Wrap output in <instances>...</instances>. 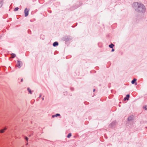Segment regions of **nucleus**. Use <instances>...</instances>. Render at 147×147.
Wrapping results in <instances>:
<instances>
[{
	"mask_svg": "<svg viewBox=\"0 0 147 147\" xmlns=\"http://www.w3.org/2000/svg\"><path fill=\"white\" fill-rule=\"evenodd\" d=\"M134 9L137 12L139 13H143L146 11V8L144 5L140 3L135 2L132 4Z\"/></svg>",
	"mask_w": 147,
	"mask_h": 147,
	"instance_id": "1",
	"label": "nucleus"
},
{
	"mask_svg": "<svg viewBox=\"0 0 147 147\" xmlns=\"http://www.w3.org/2000/svg\"><path fill=\"white\" fill-rule=\"evenodd\" d=\"M116 122L115 121H114L112 122L110 125L109 127L111 128H114L115 127Z\"/></svg>",
	"mask_w": 147,
	"mask_h": 147,
	"instance_id": "2",
	"label": "nucleus"
},
{
	"mask_svg": "<svg viewBox=\"0 0 147 147\" xmlns=\"http://www.w3.org/2000/svg\"><path fill=\"white\" fill-rule=\"evenodd\" d=\"M22 65V62L19 61H18L17 64L16 65V67H18L19 68H20Z\"/></svg>",
	"mask_w": 147,
	"mask_h": 147,
	"instance_id": "3",
	"label": "nucleus"
},
{
	"mask_svg": "<svg viewBox=\"0 0 147 147\" xmlns=\"http://www.w3.org/2000/svg\"><path fill=\"white\" fill-rule=\"evenodd\" d=\"M29 10L28 9L26 8L25 9L24 11V13L25 16H27L28 15Z\"/></svg>",
	"mask_w": 147,
	"mask_h": 147,
	"instance_id": "4",
	"label": "nucleus"
},
{
	"mask_svg": "<svg viewBox=\"0 0 147 147\" xmlns=\"http://www.w3.org/2000/svg\"><path fill=\"white\" fill-rule=\"evenodd\" d=\"M130 97V95L129 94H127L126 97H125L124 99L123 100H124L125 101L126 100H129V98Z\"/></svg>",
	"mask_w": 147,
	"mask_h": 147,
	"instance_id": "5",
	"label": "nucleus"
},
{
	"mask_svg": "<svg viewBox=\"0 0 147 147\" xmlns=\"http://www.w3.org/2000/svg\"><path fill=\"white\" fill-rule=\"evenodd\" d=\"M136 80H137L136 78L134 79L133 80H132V81H131V83L132 84H134L135 83H136L135 84L137 85V83L136 82Z\"/></svg>",
	"mask_w": 147,
	"mask_h": 147,
	"instance_id": "6",
	"label": "nucleus"
},
{
	"mask_svg": "<svg viewBox=\"0 0 147 147\" xmlns=\"http://www.w3.org/2000/svg\"><path fill=\"white\" fill-rule=\"evenodd\" d=\"M134 119V118L133 116H130L128 118V121H131Z\"/></svg>",
	"mask_w": 147,
	"mask_h": 147,
	"instance_id": "7",
	"label": "nucleus"
},
{
	"mask_svg": "<svg viewBox=\"0 0 147 147\" xmlns=\"http://www.w3.org/2000/svg\"><path fill=\"white\" fill-rule=\"evenodd\" d=\"M115 46L114 45L113 43H111L109 45V47L111 48H113Z\"/></svg>",
	"mask_w": 147,
	"mask_h": 147,
	"instance_id": "8",
	"label": "nucleus"
},
{
	"mask_svg": "<svg viewBox=\"0 0 147 147\" xmlns=\"http://www.w3.org/2000/svg\"><path fill=\"white\" fill-rule=\"evenodd\" d=\"M6 129V127H4L3 129H1L0 131V132L1 133H3L5 131V130Z\"/></svg>",
	"mask_w": 147,
	"mask_h": 147,
	"instance_id": "9",
	"label": "nucleus"
},
{
	"mask_svg": "<svg viewBox=\"0 0 147 147\" xmlns=\"http://www.w3.org/2000/svg\"><path fill=\"white\" fill-rule=\"evenodd\" d=\"M53 46L54 47L57 46L58 45V43L57 42H55L53 43Z\"/></svg>",
	"mask_w": 147,
	"mask_h": 147,
	"instance_id": "10",
	"label": "nucleus"
},
{
	"mask_svg": "<svg viewBox=\"0 0 147 147\" xmlns=\"http://www.w3.org/2000/svg\"><path fill=\"white\" fill-rule=\"evenodd\" d=\"M60 115L59 114H57L55 115H52V117L53 118L55 117H57V116H59Z\"/></svg>",
	"mask_w": 147,
	"mask_h": 147,
	"instance_id": "11",
	"label": "nucleus"
},
{
	"mask_svg": "<svg viewBox=\"0 0 147 147\" xmlns=\"http://www.w3.org/2000/svg\"><path fill=\"white\" fill-rule=\"evenodd\" d=\"M16 56V55L14 54H12L11 55V58H13Z\"/></svg>",
	"mask_w": 147,
	"mask_h": 147,
	"instance_id": "12",
	"label": "nucleus"
},
{
	"mask_svg": "<svg viewBox=\"0 0 147 147\" xmlns=\"http://www.w3.org/2000/svg\"><path fill=\"white\" fill-rule=\"evenodd\" d=\"M27 89L29 93L30 94H32V92L31 91V90L29 88H28Z\"/></svg>",
	"mask_w": 147,
	"mask_h": 147,
	"instance_id": "13",
	"label": "nucleus"
},
{
	"mask_svg": "<svg viewBox=\"0 0 147 147\" xmlns=\"http://www.w3.org/2000/svg\"><path fill=\"white\" fill-rule=\"evenodd\" d=\"M143 108L145 110H146L147 109V106L146 105L143 106Z\"/></svg>",
	"mask_w": 147,
	"mask_h": 147,
	"instance_id": "14",
	"label": "nucleus"
},
{
	"mask_svg": "<svg viewBox=\"0 0 147 147\" xmlns=\"http://www.w3.org/2000/svg\"><path fill=\"white\" fill-rule=\"evenodd\" d=\"M71 134H69L67 136V138H69L71 136Z\"/></svg>",
	"mask_w": 147,
	"mask_h": 147,
	"instance_id": "15",
	"label": "nucleus"
},
{
	"mask_svg": "<svg viewBox=\"0 0 147 147\" xmlns=\"http://www.w3.org/2000/svg\"><path fill=\"white\" fill-rule=\"evenodd\" d=\"M18 9H19L18 7H16L14 9V11H18Z\"/></svg>",
	"mask_w": 147,
	"mask_h": 147,
	"instance_id": "16",
	"label": "nucleus"
},
{
	"mask_svg": "<svg viewBox=\"0 0 147 147\" xmlns=\"http://www.w3.org/2000/svg\"><path fill=\"white\" fill-rule=\"evenodd\" d=\"M114 51H115L114 49H113V48H112V50H111V52H113Z\"/></svg>",
	"mask_w": 147,
	"mask_h": 147,
	"instance_id": "17",
	"label": "nucleus"
},
{
	"mask_svg": "<svg viewBox=\"0 0 147 147\" xmlns=\"http://www.w3.org/2000/svg\"><path fill=\"white\" fill-rule=\"evenodd\" d=\"M25 139L27 141H28V138L27 137H26L25 138Z\"/></svg>",
	"mask_w": 147,
	"mask_h": 147,
	"instance_id": "18",
	"label": "nucleus"
},
{
	"mask_svg": "<svg viewBox=\"0 0 147 147\" xmlns=\"http://www.w3.org/2000/svg\"><path fill=\"white\" fill-rule=\"evenodd\" d=\"M22 81H23V79H22L21 80V82H22Z\"/></svg>",
	"mask_w": 147,
	"mask_h": 147,
	"instance_id": "19",
	"label": "nucleus"
},
{
	"mask_svg": "<svg viewBox=\"0 0 147 147\" xmlns=\"http://www.w3.org/2000/svg\"><path fill=\"white\" fill-rule=\"evenodd\" d=\"M28 144V142H27V143H26V145H27Z\"/></svg>",
	"mask_w": 147,
	"mask_h": 147,
	"instance_id": "20",
	"label": "nucleus"
},
{
	"mask_svg": "<svg viewBox=\"0 0 147 147\" xmlns=\"http://www.w3.org/2000/svg\"><path fill=\"white\" fill-rule=\"evenodd\" d=\"M95 90V89H94V90H93V92H94Z\"/></svg>",
	"mask_w": 147,
	"mask_h": 147,
	"instance_id": "21",
	"label": "nucleus"
},
{
	"mask_svg": "<svg viewBox=\"0 0 147 147\" xmlns=\"http://www.w3.org/2000/svg\"><path fill=\"white\" fill-rule=\"evenodd\" d=\"M0 5L1 6V3H0Z\"/></svg>",
	"mask_w": 147,
	"mask_h": 147,
	"instance_id": "22",
	"label": "nucleus"
},
{
	"mask_svg": "<svg viewBox=\"0 0 147 147\" xmlns=\"http://www.w3.org/2000/svg\"><path fill=\"white\" fill-rule=\"evenodd\" d=\"M44 100V98H42V100Z\"/></svg>",
	"mask_w": 147,
	"mask_h": 147,
	"instance_id": "23",
	"label": "nucleus"
},
{
	"mask_svg": "<svg viewBox=\"0 0 147 147\" xmlns=\"http://www.w3.org/2000/svg\"><path fill=\"white\" fill-rule=\"evenodd\" d=\"M41 95H40L39 97H41Z\"/></svg>",
	"mask_w": 147,
	"mask_h": 147,
	"instance_id": "24",
	"label": "nucleus"
}]
</instances>
